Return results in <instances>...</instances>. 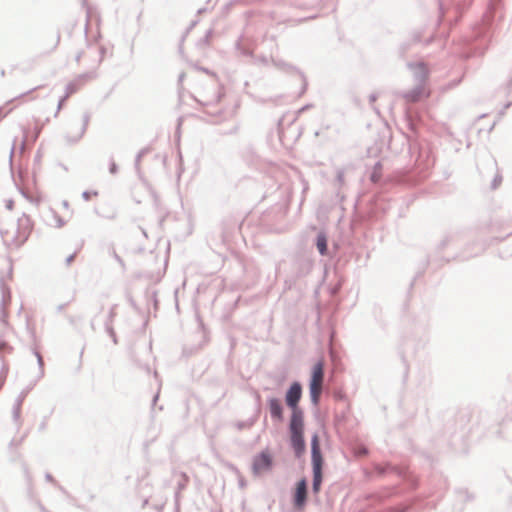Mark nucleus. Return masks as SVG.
<instances>
[{"instance_id": "obj_1", "label": "nucleus", "mask_w": 512, "mask_h": 512, "mask_svg": "<svg viewBox=\"0 0 512 512\" xmlns=\"http://www.w3.org/2000/svg\"><path fill=\"white\" fill-rule=\"evenodd\" d=\"M409 68L417 85L408 92L407 97L413 102L428 98L431 94L428 84L429 68L423 62L410 64Z\"/></svg>"}, {"instance_id": "obj_2", "label": "nucleus", "mask_w": 512, "mask_h": 512, "mask_svg": "<svg viewBox=\"0 0 512 512\" xmlns=\"http://www.w3.org/2000/svg\"><path fill=\"white\" fill-rule=\"evenodd\" d=\"M303 417L300 411L292 412L290 421V439L291 445L295 451L296 456H301L305 451V441L303 438Z\"/></svg>"}, {"instance_id": "obj_3", "label": "nucleus", "mask_w": 512, "mask_h": 512, "mask_svg": "<svg viewBox=\"0 0 512 512\" xmlns=\"http://www.w3.org/2000/svg\"><path fill=\"white\" fill-rule=\"evenodd\" d=\"M312 466H313V491L318 493L322 483L323 458L320 451L318 436L314 435L311 442Z\"/></svg>"}, {"instance_id": "obj_4", "label": "nucleus", "mask_w": 512, "mask_h": 512, "mask_svg": "<svg viewBox=\"0 0 512 512\" xmlns=\"http://www.w3.org/2000/svg\"><path fill=\"white\" fill-rule=\"evenodd\" d=\"M324 381V363L322 360L314 364L309 383V390L312 402L317 405L322 393Z\"/></svg>"}, {"instance_id": "obj_5", "label": "nucleus", "mask_w": 512, "mask_h": 512, "mask_svg": "<svg viewBox=\"0 0 512 512\" xmlns=\"http://www.w3.org/2000/svg\"><path fill=\"white\" fill-rule=\"evenodd\" d=\"M32 229L33 222L31 218L27 215H22L17 220V235L13 239L9 240L8 232H5L3 237L5 238V241L9 243V245L18 247L28 239Z\"/></svg>"}, {"instance_id": "obj_6", "label": "nucleus", "mask_w": 512, "mask_h": 512, "mask_svg": "<svg viewBox=\"0 0 512 512\" xmlns=\"http://www.w3.org/2000/svg\"><path fill=\"white\" fill-rule=\"evenodd\" d=\"M272 466L271 455L264 451L257 455L253 460V470L256 474L268 471Z\"/></svg>"}, {"instance_id": "obj_7", "label": "nucleus", "mask_w": 512, "mask_h": 512, "mask_svg": "<svg viewBox=\"0 0 512 512\" xmlns=\"http://www.w3.org/2000/svg\"><path fill=\"white\" fill-rule=\"evenodd\" d=\"M301 395H302V388L298 382L293 383L286 393V403L293 410V412L299 411L297 409V405L301 399Z\"/></svg>"}, {"instance_id": "obj_8", "label": "nucleus", "mask_w": 512, "mask_h": 512, "mask_svg": "<svg viewBox=\"0 0 512 512\" xmlns=\"http://www.w3.org/2000/svg\"><path fill=\"white\" fill-rule=\"evenodd\" d=\"M307 496V483L305 479H302L297 483L295 495H294V503L298 508H302L305 504Z\"/></svg>"}, {"instance_id": "obj_9", "label": "nucleus", "mask_w": 512, "mask_h": 512, "mask_svg": "<svg viewBox=\"0 0 512 512\" xmlns=\"http://www.w3.org/2000/svg\"><path fill=\"white\" fill-rule=\"evenodd\" d=\"M268 406L271 416L279 421L283 420V408L281 402L276 398L268 400Z\"/></svg>"}, {"instance_id": "obj_10", "label": "nucleus", "mask_w": 512, "mask_h": 512, "mask_svg": "<svg viewBox=\"0 0 512 512\" xmlns=\"http://www.w3.org/2000/svg\"><path fill=\"white\" fill-rule=\"evenodd\" d=\"M43 129V123L39 120L34 122V126L31 132H28L25 136L26 141L36 142Z\"/></svg>"}, {"instance_id": "obj_11", "label": "nucleus", "mask_w": 512, "mask_h": 512, "mask_svg": "<svg viewBox=\"0 0 512 512\" xmlns=\"http://www.w3.org/2000/svg\"><path fill=\"white\" fill-rule=\"evenodd\" d=\"M317 248L320 254L325 255L327 252V239L325 235L320 234L317 237Z\"/></svg>"}, {"instance_id": "obj_12", "label": "nucleus", "mask_w": 512, "mask_h": 512, "mask_svg": "<svg viewBox=\"0 0 512 512\" xmlns=\"http://www.w3.org/2000/svg\"><path fill=\"white\" fill-rule=\"evenodd\" d=\"M12 352V347L9 346V344L4 341V340H0V355H3L5 353H11Z\"/></svg>"}, {"instance_id": "obj_13", "label": "nucleus", "mask_w": 512, "mask_h": 512, "mask_svg": "<svg viewBox=\"0 0 512 512\" xmlns=\"http://www.w3.org/2000/svg\"><path fill=\"white\" fill-rule=\"evenodd\" d=\"M83 198L86 200V201H89L91 200L93 197H97L98 196V192L97 191H85L83 194H82Z\"/></svg>"}, {"instance_id": "obj_14", "label": "nucleus", "mask_w": 512, "mask_h": 512, "mask_svg": "<svg viewBox=\"0 0 512 512\" xmlns=\"http://www.w3.org/2000/svg\"><path fill=\"white\" fill-rule=\"evenodd\" d=\"M75 256H76V253H74V254H72V255L68 256V257H67V259H66V264H67V265H70V264L73 262V260H74Z\"/></svg>"}, {"instance_id": "obj_15", "label": "nucleus", "mask_w": 512, "mask_h": 512, "mask_svg": "<svg viewBox=\"0 0 512 512\" xmlns=\"http://www.w3.org/2000/svg\"><path fill=\"white\" fill-rule=\"evenodd\" d=\"M37 358H38L39 364L42 366L43 365V359H42V356L39 353H37Z\"/></svg>"}, {"instance_id": "obj_16", "label": "nucleus", "mask_w": 512, "mask_h": 512, "mask_svg": "<svg viewBox=\"0 0 512 512\" xmlns=\"http://www.w3.org/2000/svg\"><path fill=\"white\" fill-rule=\"evenodd\" d=\"M372 180H373V181H376V180H377V175L373 174V175H372Z\"/></svg>"}]
</instances>
